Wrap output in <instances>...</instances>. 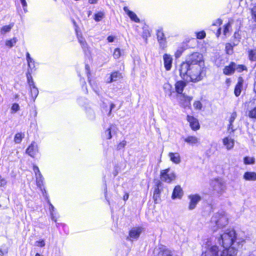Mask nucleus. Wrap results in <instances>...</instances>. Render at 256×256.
<instances>
[{
    "instance_id": "16",
    "label": "nucleus",
    "mask_w": 256,
    "mask_h": 256,
    "mask_svg": "<svg viewBox=\"0 0 256 256\" xmlns=\"http://www.w3.org/2000/svg\"><path fill=\"white\" fill-rule=\"evenodd\" d=\"M184 140L186 142L192 146L199 144L200 142V138L194 136H189L186 137Z\"/></svg>"
},
{
    "instance_id": "25",
    "label": "nucleus",
    "mask_w": 256,
    "mask_h": 256,
    "mask_svg": "<svg viewBox=\"0 0 256 256\" xmlns=\"http://www.w3.org/2000/svg\"><path fill=\"white\" fill-rule=\"evenodd\" d=\"M234 62H231L229 66H225L224 68L223 72L226 75H230L235 71L234 69Z\"/></svg>"
},
{
    "instance_id": "11",
    "label": "nucleus",
    "mask_w": 256,
    "mask_h": 256,
    "mask_svg": "<svg viewBox=\"0 0 256 256\" xmlns=\"http://www.w3.org/2000/svg\"><path fill=\"white\" fill-rule=\"evenodd\" d=\"M180 104L184 108H190L191 104V101L192 100V96H187L184 94L178 96Z\"/></svg>"
},
{
    "instance_id": "57",
    "label": "nucleus",
    "mask_w": 256,
    "mask_h": 256,
    "mask_svg": "<svg viewBox=\"0 0 256 256\" xmlns=\"http://www.w3.org/2000/svg\"><path fill=\"white\" fill-rule=\"evenodd\" d=\"M222 23V20L220 19H218L216 22L213 24L214 26L220 25Z\"/></svg>"
},
{
    "instance_id": "40",
    "label": "nucleus",
    "mask_w": 256,
    "mask_h": 256,
    "mask_svg": "<svg viewBox=\"0 0 256 256\" xmlns=\"http://www.w3.org/2000/svg\"><path fill=\"white\" fill-rule=\"evenodd\" d=\"M103 17L104 14L102 12H100L95 14L94 18L96 21L99 22L101 20Z\"/></svg>"
},
{
    "instance_id": "13",
    "label": "nucleus",
    "mask_w": 256,
    "mask_h": 256,
    "mask_svg": "<svg viewBox=\"0 0 256 256\" xmlns=\"http://www.w3.org/2000/svg\"><path fill=\"white\" fill-rule=\"evenodd\" d=\"M76 32L77 35L78 41L80 44L81 45V46L84 52V53L86 54L87 52H89V48L88 44L86 42L85 39L82 36L81 34H78V31L76 28Z\"/></svg>"
},
{
    "instance_id": "38",
    "label": "nucleus",
    "mask_w": 256,
    "mask_h": 256,
    "mask_svg": "<svg viewBox=\"0 0 256 256\" xmlns=\"http://www.w3.org/2000/svg\"><path fill=\"white\" fill-rule=\"evenodd\" d=\"M194 109L197 110H200L202 108V105L200 101H195L194 103Z\"/></svg>"
},
{
    "instance_id": "54",
    "label": "nucleus",
    "mask_w": 256,
    "mask_h": 256,
    "mask_svg": "<svg viewBox=\"0 0 256 256\" xmlns=\"http://www.w3.org/2000/svg\"><path fill=\"white\" fill-rule=\"evenodd\" d=\"M6 182L4 178H2L0 176V186H4L6 184Z\"/></svg>"
},
{
    "instance_id": "12",
    "label": "nucleus",
    "mask_w": 256,
    "mask_h": 256,
    "mask_svg": "<svg viewBox=\"0 0 256 256\" xmlns=\"http://www.w3.org/2000/svg\"><path fill=\"white\" fill-rule=\"evenodd\" d=\"M26 153L31 157L34 158L38 152V149L37 144L35 142H32L31 144L27 148Z\"/></svg>"
},
{
    "instance_id": "20",
    "label": "nucleus",
    "mask_w": 256,
    "mask_h": 256,
    "mask_svg": "<svg viewBox=\"0 0 256 256\" xmlns=\"http://www.w3.org/2000/svg\"><path fill=\"white\" fill-rule=\"evenodd\" d=\"M224 145L228 150L232 149L234 146V139L229 137H226L222 140Z\"/></svg>"
},
{
    "instance_id": "39",
    "label": "nucleus",
    "mask_w": 256,
    "mask_h": 256,
    "mask_svg": "<svg viewBox=\"0 0 256 256\" xmlns=\"http://www.w3.org/2000/svg\"><path fill=\"white\" fill-rule=\"evenodd\" d=\"M28 62V68L31 70H32V69H34V68H35V64H34V60L32 58L31 59H30V60H28L27 61Z\"/></svg>"
},
{
    "instance_id": "4",
    "label": "nucleus",
    "mask_w": 256,
    "mask_h": 256,
    "mask_svg": "<svg viewBox=\"0 0 256 256\" xmlns=\"http://www.w3.org/2000/svg\"><path fill=\"white\" fill-rule=\"evenodd\" d=\"M176 176L174 172L170 168H168L160 171V178L163 182L170 183L176 179Z\"/></svg>"
},
{
    "instance_id": "47",
    "label": "nucleus",
    "mask_w": 256,
    "mask_h": 256,
    "mask_svg": "<svg viewBox=\"0 0 256 256\" xmlns=\"http://www.w3.org/2000/svg\"><path fill=\"white\" fill-rule=\"evenodd\" d=\"M252 19L256 22V6L252 9Z\"/></svg>"
},
{
    "instance_id": "48",
    "label": "nucleus",
    "mask_w": 256,
    "mask_h": 256,
    "mask_svg": "<svg viewBox=\"0 0 256 256\" xmlns=\"http://www.w3.org/2000/svg\"><path fill=\"white\" fill-rule=\"evenodd\" d=\"M126 142L125 140H123L122 142H120L117 146L118 149L120 150L124 148L126 145Z\"/></svg>"
},
{
    "instance_id": "27",
    "label": "nucleus",
    "mask_w": 256,
    "mask_h": 256,
    "mask_svg": "<svg viewBox=\"0 0 256 256\" xmlns=\"http://www.w3.org/2000/svg\"><path fill=\"white\" fill-rule=\"evenodd\" d=\"M14 26V24H10L8 26H2L0 29V34H4L6 32H8L10 31L12 28Z\"/></svg>"
},
{
    "instance_id": "64",
    "label": "nucleus",
    "mask_w": 256,
    "mask_h": 256,
    "mask_svg": "<svg viewBox=\"0 0 256 256\" xmlns=\"http://www.w3.org/2000/svg\"><path fill=\"white\" fill-rule=\"evenodd\" d=\"M254 92L256 93V82H255L254 84Z\"/></svg>"
},
{
    "instance_id": "51",
    "label": "nucleus",
    "mask_w": 256,
    "mask_h": 256,
    "mask_svg": "<svg viewBox=\"0 0 256 256\" xmlns=\"http://www.w3.org/2000/svg\"><path fill=\"white\" fill-rule=\"evenodd\" d=\"M22 4V6L24 8V11L26 12H27V10L26 8V7L27 6V4L26 1V0H20Z\"/></svg>"
},
{
    "instance_id": "33",
    "label": "nucleus",
    "mask_w": 256,
    "mask_h": 256,
    "mask_svg": "<svg viewBox=\"0 0 256 256\" xmlns=\"http://www.w3.org/2000/svg\"><path fill=\"white\" fill-rule=\"evenodd\" d=\"M16 41L17 40L16 38L10 40H7L6 42V45L10 48H12L16 44Z\"/></svg>"
},
{
    "instance_id": "49",
    "label": "nucleus",
    "mask_w": 256,
    "mask_h": 256,
    "mask_svg": "<svg viewBox=\"0 0 256 256\" xmlns=\"http://www.w3.org/2000/svg\"><path fill=\"white\" fill-rule=\"evenodd\" d=\"M172 88V86L168 83H166L164 84V88L166 92V90H170Z\"/></svg>"
},
{
    "instance_id": "7",
    "label": "nucleus",
    "mask_w": 256,
    "mask_h": 256,
    "mask_svg": "<svg viewBox=\"0 0 256 256\" xmlns=\"http://www.w3.org/2000/svg\"><path fill=\"white\" fill-rule=\"evenodd\" d=\"M154 254L155 256H176L174 252L163 248H155Z\"/></svg>"
},
{
    "instance_id": "46",
    "label": "nucleus",
    "mask_w": 256,
    "mask_h": 256,
    "mask_svg": "<svg viewBox=\"0 0 256 256\" xmlns=\"http://www.w3.org/2000/svg\"><path fill=\"white\" fill-rule=\"evenodd\" d=\"M112 126L108 128L105 132V135L108 139H110L112 138L111 134Z\"/></svg>"
},
{
    "instance_id": "2",
    "label": "nucleus",
    "mask_w": 256,
    "mask_h": 256,
    "mask_svg": "<svg viewBox=\"0 0 256 256\" xmlns=\"http://www.w3.org/2000/svg\"><path fill=\"white\" fill-rule=\"evenodd\" d=\"M204 66L188 65V64H182L180 68V76L185 78L186 76L190 78V80L192 82H198L202 78Z\"/></svg>"
},
{
    "instance_id": "55",
    "label": "nucleus",
    "mask_w": 256,
    "mask_h": 256,
    "mask_svg": "<svg viewBox=\"0 0 256 256\" xmlns=\"http://www.w3.org/2000/svg\"><path fill=\"white\" fill-rule=\"evenodd\" d=\"M160 194V190L158 188H155L154 193V198H155L156 196H158Z\"/></svg>"
},
{
    "instance_id": "1",
    "label": "nucleus",
    "mask_w": 256,
    "mask_h": 256,
    "mask_svg": "<svg viewBox=\"0 0 256 256\" xmlns=\"http://www.w3.org/2000/svg\"><path fill=\"white\" fill-rule=\"evenodd\" d=\"M236 240V232L234 230L222 231L216 238V240L217 243L225 249L220 250L216 246H210L205 252L206 256H236L238 252L235 248Z\"/></svg>"
},
{
    "instance_id": "59",
    "label": "nucleus",
    "mask_w": 256,
    "mask_h": 256,
    "mask_svg": "<svg viewBox=\"0 0 256 256\" xmlns=\"http://www.w3.org/2000/svg\"><path fill=\"white\" fill-rule=\"evenodd\" d=\"M31 58H32L30 57V54H29L28 52H27L26 54V61H28V60H30Z\"/></svg>"
},
{
    "instance_id": "62",
    "label": "nucleus",
    "mask_w": 256,
    "mask_h": 256,
    "mask_svg": "<svg viewBox=\"0 0 256 256\" xmlns=\"http://www.w3.org/2000/svg\"><path fill=\"white\" fill-rule=\"evenodd\" d=\"M220 28H219L216 32L217 37H218L220 36Z\"/></svg>"
},
{
    "instance_id": "35",
    "label": "nucleus",
    "mask_w": 256,
    "mask_h": 256,
    "mask_svg": "<svg viewBox=\"0 0 256 256\" xmlns=\"http://www.w3.org/2000/svg\"><path fill=\"white\" fill-rule=\"evenodd\" d=\"M50 215H51V218L52 220H54V222H56V217L54 216V214L53 213L54 211V206H53V205L50 204Z\"/></svg>"
},
{
    "instance_id": "21",
    "label": "nucleus",
    "mask_w": 256,
    "mask_h": 256,
    "mask_svg": "<svg viewBox=\"0 0 256 256\" xmlns=\"http://www.w3.org/2000/svg\"><path fill=\"white\" fill-rule=\"evenodd\" d=\"M122 78L121 73L118 71L114 72L111 74L109 78L107 79V82L110 83L112 82L116 81Z\"/></svg>"
},
{
    "instance_id": "43",
    "label": "nucleus",
    "mask_w": 256,
    "mask_h": 256,
    "mask_svg": "<svg viewBox=\"0 0 256 256\" xmlns=\"http://www.w3.org/2000/svg\"><path fill=\"white\" fill-rule=\"evenodd\" d=\"M230 26V22H228L225 26L224 29L223 33L226 36L229 33V28Z\"/></svg>"
},
{
    "instance_id": "26",
    "label": "nucleus",
    "mask_w": 256,
    "mask_h": 256,
    "mask_svg": "<svg viewBox=\"0 0 256 256\" xmlns=\"http://www.w3.org/2000/svg\"><path fill=\"white\" fill-rule=\"evenodd\" d=\"M30 88L31 96L33 98L34 101L35 99L36 98L38 94V90L35 86H33L32 87H30Z\"/></svg>"
},
{
    "instance_id": "10",
    "label": "nucleus",
    "mask_w": 256,
    "mask_h": 256,
    "mask_svg": "<svg viewBox=\"0 0 256 256\" xmlns=\"http://www.w3.org/2000/svg\"><path fill=\"white\" fill-rule=\"evenodd\" d=\"M186 120L190 124L191 128L193 130H197L200 129V126L198 120L192 116L188 115Z\"/></svg>"
},
{
    "instance_id": "5",
    "label": "nucleus",
    "mask_w": 256,
    "mask_h": 256,
    "mask_svg": "<svg viewBox=\"0 0 256 256\" xmlns=\"http://www.w3.org/2000/svg\"><path fill=\"white\" fill-rule=\"evenodd\" d=\"M182 64H188V65H202L204 66V62L202 60V54L195 52L192 54L186 62Z\"/></svg>"
},
{
    "instance_id": "44",
    "label": "nucleus",
    "mask_w": 256,
    "mask_h": 256,
    "mask_svg": "<svg viewBox=\"0 0 256 256\" xmlns=\"http://www.w3.org/2000/svg\"><path fill=\"white\" fill-rule=\"evenodd\" d=\"M160 44V48L162 49H164L166 46V39L162 40H158Z\"/></svg>"
},
{
    "instance_id": "19",
    "label": "nucleus",
    "mask_w": 256,
    "mask_h": 256,
    "mask_svg": "<svg viewBox=\"0 0 256 256\" xmlns=\"http://www.w3.org/2000/svg\"><path fill=\"white\" fill-rule=\"evenodd\" d=\"M186 85V82L182 80H179L175 84V88L176 92L181 95L182 94L184 88Z\"/></svg>"
},
{
    "instance_id": "22",
    "label": "nucleus",
    "mask_w": 256,
    "mask_h": 256,
    "mask_svg": "<svg viewBox=\"0 0 256 256\" xmlns=\"http://www.w3.org/2000/svg\"><path fill=\"white\" fill-rule=\"evenodd\" d=\"M237 116L236 113V112H233L230 114V116L229 118V124L228 126V132L229 133L234 132L235 130V129L234 128L232 125V122L235 120Z\"/></svg>"
},
{
    "instance_id": "14",
    "label": "nucleus",
    "mask_w": 256,
    "mask_h": 256,
    "mask_svg": "<svg viewBox=\"0 0 256 256\" xmlns=\"http://www.w3.org/2000/svg\"><path fill=\"white\" fill-rule=\"evenodd\" d=\"M244 80L242 77H239L238 80V82L235 86L234 90V95L238 97L240 96L243 87Z\"/></svg>"
},
{
    "instance_id": "9",
    "label": "nucleus",
    "mask_w": 256,
    "mask_h": 256,
    "mask_svg": "<svg viewBox=\"0 0 256 256\" xmlns=\"http://www.w3.org/2000/svg\"><path fill=\"white\" fill-rule=\"evenodd\" d=\"M142 228L141 227H134L129 232L127 240L132 241L134 240H137L142 232Z\"/></svg>"
},
{
    "instance_id": "52",
    "label": "nucleus",
    "mask_w": 256,
    "mask_h": 256,
    "mask_svg": "<svg viewBox=\"0 0 256 256\" xmlns=\"http://www.w3.org/2000/svg\"><path fill=\"white\" fill-rule=\"evenodd\" d=\"M33 170L35 173L36 176L39 174V173H40L38 168L36 166H34Z\"/></svg>"
},
{
    "instance_id": "6",
    "label": "nucleus",
    "mask_w": 256,
    "mask_h": 256,
    "mask_svg": "<svg viewBox=\"0 0 256 256\" xmlns=\"http://www.w3.org/2000/svg\"><path fill=\"white\" fill-rule=\"evenodd\" d=\"M213 190L218 194H222L226 190L224 182L221 179H216L211 182Z\"/></svg>"
},
{
    "instance_id": "61",
    "label": "nucleus",
    "mask_w": 256,
    "mask_h": 256,
    "mask_svg": "<svg viewBox=\"0 0 256 256\" xmlns=\"http://www.w3.org/2000/svg\"><path fill=\"white\" fill-rule=\"evenodd\" d=\"M88 0V2L91 4H96L98 2V0Z\"/></svg>"
},
{
    "instance_id": "42",
    "label": "nucleus",
    "mask_w": 256,
    "mask_h": 256,
    "mask_svg": "<svg viewBox=\"0 0 256 256\" xmlns=\"http://www.w3.org/2000/svg\"><path fill=\"white\" fill-rule=\"evenodd\" d=\"M121 56L120 50L119 48H116L114 52V58H118Z\"/></svg>"
},
{
    "instance_id": "58",
    "label": "nucleus",
    "mask_w": 256,
    "mask_h": 256,
    "mask_svg": "<svg viewBox=\"0 0 256 256\" xmlns=\"http://www.w3.org/2000/svg\"><path fill=\"white\" fill-rule=\"evenodd\" d=\"M234 37L236 38H237L238 40H239L240 38V34H238V32H235L234 34Z\"/></svg>"
},
{
    "instance_id": "36",
    "label": "nucleus",
    "mask_w": 256,
    "mask_h": 256,
    "mask_svg": "<svg viewBox=\"0 0 256 256\" xmlns=\"http://www.w3.org/2000/svg\"><path fill=\"white\" fill-rule=\"evenodd\" d=\"M157 37L158 40L166 39L164 33L161 30L157 31Z\"/></svg>"
},
{
    "instance_id": "53",
    "label": "nucleus",
    "mask_w": 256,
    "mask_h": 256,
    "mask_svg": "<svg viewBox=\"0 0 256 256\" xmlns=\"http://www.w3.org/2000/svg\"><path fill=\"white\" fill-rule=\"evenodd\" d=\"M226 48L227 50L228 53H229V51H232V46L230 44H226Z\"/></svg>"
},
{
    "instance_id": "17",
    "label": "nucleus",
    "mask_w": 256,
    "mask_h": 256,
    "mask_svg": "<svg viewBox=\"0 0 256 256\" xmlns=\"http://www.w3.org/2000/svg\"><path fill=\"white\" fill-rule=\"evenodd\" d=\"M164 68L166 70H169L172 67V56L168 54H164L163 56Z\"/></svg>"
},
{
    "instance_id": "8",
    "label": "nucleus",
    "mask_w": 256,
    "mask_h": 256,
    "mask_svg": "<svg viewBox=\"0 0 256 256\" xmlns=\"http://www.w3.org/2000/svg\"><path fill=\"white\" fill-rule=\"evenodd\" d=\"M188 198L190 200L188 207L189 210H194L201 200L200 196L198 194H190L188 196Z\"/></svg>"
},
{
    "instance_id": "56",
    "label": "nucleus",
    "mask_w": 256,
    "mask_h": 256,
    "mask_svg": "<svg viewBox=\"0 0 256 256\" xmlns=\"http://www.w3.org/2000/svg\"><path fill=\"white\" fill-rule=\"evenodd\" d=\"M115 37L113 36H108L107 38V40L109 42H112L114 41Z\"/></svg>"
},
{
    "instance_id": "28",
    "label": "nucleus",
    "mask_w": 256,
    "mask_h": 256,
    "mask_svg": "<svg viewBox=\"0 0 256 256\" xmlns=\"http://www.w3.org/2000/svg\"><path fill=\"white\" fill-rule=\"evenodd\" d=\"M248 58L251 61H256V49L249 50H248Z\"/></svg>"
},
{
    "instance_id": "3",
    "label": "nucleus",
    "mask_w": 256,
    "mask_h": 256,
    "mask_svg": "<svg viewBox=\"0 0 256 256\" xmlns=\"http://www.w3.org/2000/svg\"><path fill=\"white\" fill-rule=\"evenodd\" d=\"M228 217L226 212L222 211L216 213L212 218L210 225L214 231L217 228H222L228 224Z\"/></svg>"
},
{
    "instance_id": "30",
    "label": "nucleus",
    "mask_w": 256,
    "mask_h": 256,
    "mask_svg": "<svg viewBox=\"0 0 256 256\" xmlns=\"http://www.w3.org/2000/svg\"><path fill=\"white\" fill-rule=\"evenodd\" d=\"M43 180L44 178L40 173H39V174L36 176V184L40 188H42L43 185Z\"/></svg>"
},
{
    "instance_id": "18",
    "label": "nucleus",
    "mask_w": 256,
    "mask_h": 256,
    "mask_svg": "<svg viewBox=\"0 0 256 256\" xmlns=\"http://www.w3.org/2000/svg\"><path fill=\"white\" fill-rule=\"evenodd\" d=\"M168 156L170 161L176 164H178L181 162L180 155L178 152H169Z\"/></svg>"
},
{
    "instance_id": "32",
    "label": "nucleus",
    "mask_w": 256,
    "mask_h": 256,
    "mask_svg": "<svg viewBox=\"0 0 256 256\" xmlns=\"http://www.w3.org/2000/svg\"><path fill=\"white\" fill-rule=\"evenodd\" d=\"M235 70L237 71L238 72H241L244 70H247L246 67L242 64L237 65L235 64L234 66Z\"/></svg>"
},
{
    "instance_id": "24",
    "label": "nucleus",
    "mask_w": 256,
    "mask_h": 256,
    "mask_svg": "<svg viewBox=\"0 0 256 256\" xmlns=\"http://www.w3.org/2000/svg\"><path fill=\"white\" fill-rule=\"evenodd\" d=\"M243 178L248 181H256V172H246L244 174Z\"/></svg>"
},
{
    "instance_id": "23",
    "label": "nucleus",
    "mask_w": 256,
    "mask_h": 256,
    "mask_svg": "<svg viewBox=\"0 0 256 256\" xmlns=\"http://www.w3.org/2000/svg\"><path fill=\"white\" fill-rule=\"evenodd\" d=\"M124 12L128 15L130 20L132 21H134L136 22H140V19L138 18L137 16L135 13L133 12L128 10L127 6H124Z\"/></svg>"
},
{
    "instance_id": "50",
    "label": "nucleus",
    "mask_w": 256,
    "mask_h": 256,
    "mask_svg": "<svg viewBox=\"0 0 256 256\" xmlns=\"http://www.w3.org/2000/svg\"><path fill=\"white\" fill-rule=\"evenodd\" d=\"M36 245L38 246L44 247L45 246V242L44 240L36 242Z\"/></svg>"
},
{
    "instance_id": "37",
    "label": "nucleus",
    "mask_w": 256,
    "mask_h": 256,
    "mask_svg": "<svg viewBox=\"0 0 256 256\" xmlns=\"http://www.w3.org/2000/svg\"><path fill=\"white\" fill-rule=\"evenodd\" d=\"M26 76H27L28 82L30 86L32 87L33 86H35L34 84V82L32 80V76L29 72H28L26 74Z\"/></svg>"
},
{
    "instance_id": "34",
    "label": "nucleus",
    "mask_w": 256,
    "mask_h": 256,
    "mask_svg": "<svg viewBox=\"0 0 256 256\" xmlns=\"http://www.w3.org/2000/svg\"><path fill=\"white\" fill-rule=\"evenodd\" d=\"M24 135L23 134L22 136L21 133H18L16 134L14 138V142L16 144H20L24 138Z\"/></svg>"
},
{
    "instance_id": "60",
    "label": "nucleus",
    "mask_w": 256,
    "mask_h": 256,
    "mask_svg": "<svg viewBox=\"0 0 256 256\" xmlns=\"http://www.w3.org/2000/svg\"><path fill=\"white\" fill-rule=\"evenodd\" d=\"M181 53H182V52L181 51H179V50H178L176 53V58H178L180 56V55L181 54Z\"/></svg>"
},
{
    "instance_id": "29",
    "label": "nucleus",
    "mask_w": 256,
    "mask_h": 256,
    "mask_svg": "<svg viewBox=\"0 0 256 256\" xmlns=\"http://www.w3.org/2000/svg\"><path fill=\"white\" fill-rule=\"evenodd\" d=\"M247 116L250 118L256 120V106L248 112Z\"/></svg>"
},
{
    "instance_id": "45",
    "label": "nucleus",
    "mask_w": 256,
    "mask_h": 256,
    "mask_svg": "<svg viewBox=\"0 0 256 256\" xmlns=\"http://www.w3.org/2000/svg\"><path fill=\"white\" fill-rule=\"evenodd\" d=\"M20 110V106L18 104H14L11 108L12 112H16Z\"/></svg>"
},
{
    "instance_id": "41",
    "label": "nucleus",
    "mask_w": 256,
    "mask_h": 256,
    "mask_svg": "<svg viewBox=\"0 0 256 256\" xmlns=\"http://www.w3.org/2000/svg\"><path fill=\"white\" fill-rule=\"evenodd\" d=\"M196 38L198 39H202L206 37V34L204 31H201L196 33Z\"/></svg>"
},
{
    "instance_id": "63",
    "label": "nucleus",
    "mask_w": 256,
    "mask_h": 256,
    "mask_svg": "<svg viewBox=\"0 0 256 256\" xmlns=\"http://www.w3.org/2000/svg\"><path fill=\"white\" fill-rule=\"evenodd\" d=\"M220 28H219L216 32L217 37H218L220 36Z\"/></svg>"
},
{
    "instance_id": "31",
    "label": "nucleus",
    "mask_w": 256,
    "mask_h": 256,
    "mask_svg": "<svg viewBox=\"0 0 256 256\" xmlns=\"http://www.w3.org/2000/svg\"><path fill=\"white\" fill-rule=\"evenodd\" d=\"M255 160L252 157L246 156L244 158V162L246 164H252L254 163Z\"/></svg>"
},
{
    "instance_id": "15",
    "label": "nucleus",
    "mask_w": 256,
    "mask_h": 256,
    "mask_svg": "<svg viewBox=\"0 0 256 256\" xmlns=\"http://www.w3.org/2000/svg\"><path fill=\"white\" fill-rule=\"evenodd\" d=\"M183 196V192L182 188L180 186H176L173 190L172 198L173 200L178 198L180 199Z\"/></svg>"
}]
</instances>
